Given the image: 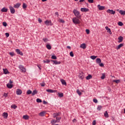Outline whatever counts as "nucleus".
Here are the masks:
<instances>
[{
	"label": "nucleus",
	"instance_id": "obj_1",
	"mask_svg": "<svg viewBox=\"0 0 125 125\" xmlns=\"http://www.w3.org/2000/svg\"><path fill=\"white\" fill-rule=\"evenodd\" d=\"M73 13H74L76 18H78V19H81V18H82V15H81V13L80 12H79V11L74 9L73 11Z\"/></svg>",
	"mask_w": 125,
	"mask_h": 125
},
{
	"label": "nucleus",
	"instance_id": "obj_2",
	"mask_svg": "<svg viewBox=\"0 0 125 125\" xmlns=\"http://www.w3.org/2000/svg\"><path fill=\"white\" fill-rule=\"evenodd\" d=\"M72 22L75 24H81V21L79 20V18L76 17H74L72 19Z\"/></svg>",
	"mask_w": 125,
	"mask_h": 125
},
{
	"label": "nucleus",
	"instance_id": "obj_3",
	"mask_svg": "<svg viewBox=\"0 0 125 125\" xmlns=\"http://www.w3.org/2000/svg\"><path fill=\"white\" fill-rule=\"evenodd\" d=\"M19 68L21 71V73H26V68L24 67V66L22 65H20L19 66Z\"/></svg>",
	"mask_w": 125,
	"mask_h": 125
},
{
	"label": "nucleus",
	"instance_id": "obj_4",
	"mask_svg": "<svg viewBox=\"0 0 125 125\" xmlns=\"http://www.w3.org/2000/svg\"><path fill=\"white\" fill-rule=\"evenodd\" d=\"M107 13H110V14H112V15H115V13H116V11L113 10H110V9H108L106 11Z\"/></svg>",
	"mask_w": 125,
	"mask_h": 125
},
{
	"label": "nucleus",
	"instance_id": "obj_5",
	"mask_svg": "<svg viewBox=\"0 0 125 125\" xmlns=\"http://www.w3.org/2000/svg\"><path fill=\"white\" fill-rule=\"evenodd\" d=\"M78 77L81 80H83L84 79V73L83 72L79 73Z\"/></svg>",
	"mask_w": 125,
	"mask_h": 125
},
{
	"label": "nucleus",
	"instance_id": "obj_6",
	"mask_svg": "<svg viewBox=\"0 0 125 125\" xmlns=\"http://www.w3.org/2000/svg\"><path fill=\"white\" fill-rule=\"evenodd\" d=\"M9 9L12 14H14V13H15V9H14V8H13V7H12V6H10Z\"/></svg>",
	"mask_w": 125,
	"mask_h": 125
},
{
	"label": "nucleus",
	"instance_id": "obj_7",
	"mask_svg": "<svg viewBox=\"0 0 125 125\" xmlns=\"http://www.w3.org/2000/svg\"><path fill=\"white\" fill-rule=\"evenodd\" d=\"M16 52H17V54H19V55H21V56H23V53L22 52V51H20V49H16Z\"/></svg>",
	"mask_w": 125,
	"mask_h": 125
},
{
	"label": "nucleus",
	"instance_id": "obj_8",
	"mask_svg": "<svg viewBox=\"0 0 125 125\" xmlns=\"http://www.w3.org/2000/svg\"><path fill=\"white\" fill-rule=\"evenodd\" d=\"M46 91H47V92H49L50 93H53V92L54 93L57 92V90H52L50 89H46Z\"/></svg>",
	"mask_w": 125,
	"mask_h": 125
},
{
	"label": "nucleus",
	"instance_id": "obj_9",
	"mask_svg": "<svg viewBox=\"0 0 125 125\" xmlns=\"http://www.w3.org/2000/svg\"><path fill=\"white\" fill-rule=\"evenodd\" d=\"M97 7L99 10H105V6H101L100 4L97 5Z\"/></svg>",
	"mask_w": 125,
	"mask_h": 125
},
{
	"label": "nucleus",
	"instance_id": "obj_10",
	"mask_svg": "<svg viewBox=\"0 0 125 125\" xmlns=\"http://www.w3.org/2000/svg\"><path fill=\"white\" fill-rule=\"evenodd\" d=\"M81 11L82 12H87V11H89V9L86 8H81Z\"/></svg>",
	"mask_w": 125,
	"mask_h": 125
},
{
	"label": "nucleus",
	"instance_id": "obj_11",
	"mask_svg": "<svg viewBox=\"0 0 125 125\" xmlns=\"http://www.w3.org/2000/svg\"><path fill=\"white\" fill-rule=\"evenodd\" d=\"M16 93L17 95H21V94H22V90L20 89H17L16 90Z\"/></svg>",
	"mask_w": 125,
	"mask_h": 125
},
{
	"label": "nucleus",
	"instance_id": "obj_12",
	"mask_svg": "<svg viewBox=\"0 0 125 125\" xmlns=\"http://www.w3.org/2000/svg\"><path fill=\"white\" fill-rule=\"evenodd\" d=\"M51 62H53L55 65H59V64H61V62H57V61L51 60Z\"/></svg>",
	"mask_w": 125,
	"mask_h": 125
},
{
	"label": "nucleus",
	"instance_id": "obj_13",
	"mask_svg": "<svg viewBox=\"0 0 125 125\" xmlns=\"http://www.w3.org/2000/svg\"><path fill=\"white\" fill-rule=\"evenodd\" d=\"M60 112H56V113H54L53 114V118H57V117H58L60 115Z\"/></svg>",
	"mask_w": 125,
	"mask_h": 125
},
{
	"label": "nucleus",
	"instance_id": "obj_14",
	"mask_svg": "<svg viewBox=\"0 0 125 125\" xmlns=\"http://www.w3.org/2000/svg\"><path fill=\"white\" fill-rule=\"evenodd\" d=\"M118 42L120 43L122 42H123V41H124V37H123V36H120L118 38Z\"/></svg>",
	"mask_w": 125,
	"mask_h": 125
},
{
	"label": "nucleus",
	"instance_id": "obj_15",
	"mask_svg": "<svg viewBox=\"0 0 125 125\" xmlns=\"http://www.w3.org/2000/svg\"><path fill=\"white\" fill-rule=\"evenodd\" d=\"M44 24H45L46 26H49V24H51V21L46 20L44 21Z\"/></svg>",
	"mask_w": 125,
	"mask_h": 125
},
{
	"label": "nucleus",
	"instance_id": "obj_16",
	"mask_svg": "<svg viewBox=\"0 0 125 125\" xmlns=\"http://www.w3.org/2000/svg\"><path fill=\"white\" fill-rule=\"evenodd\" d=\"M2 117H3L4 119H7V117H8V114L6 112H4L2 114Z\"/></svg>",
	"mask_w": 125,
	"mask_h": 125
},
{
	"label": "nucleus",
	"instance_id": "obj_17",
	"mask_svg": "<svg viewBox=\"0 0 125 125\" xmlns=\"http://www.w3.org/2000/svg\"><path fill=\"white\" fill-rule=\"evenodd\" d=\"M21 5V3H17L16 4L14 5V7L15 8H19V7H20Z\"/></svg>",
	"mask_w": 125,
	"mask_h": 125
},
{
	"label": "nucleus",
	"instance_id": "obj_18",
	"mask_svg": "<svg viewBox=\"0 0 125 125\" xmlns=\"http://www.w3.org/2000/svg\"><path fill=\"white\" fill-rule=\"evenodd\" d=\"M80 47L83 49H85L86 48V45L85 43H83L80 45Z\"/></svg>",
	"mask_w": 125,
	"mask_h": 125
},
{
	"label": "nucleus",
	"instance_id": "obj_19",
	"mask_svg": "<svg viewBox=\"0 0 125 125\" xmlns=\"http://www.w3.org/2000/svg\"><path fill=\"white\" fill-rule=\"evenodd\" d=\"M3 71L5 75H7V74H9V71H8V70H7V69L6 68L5 69L3 68Z\"/></svg>",
	"mask_w": 125,
	"mask_h": 125
},
{
	"label": "nucleus",
	"instance_id": "obj_20",
	"mask_svg": "<svg viewBox=\"0 0 125 125\" xmlns=\"http://www.w3.org/2000/svg\"><path fill=\"white\" fill-rule=\"evenodd\" d=\"M105 29L107 31V33H109L110 35H112V32H111V29L109 28L108 26H106Z\"/></svg>",
	"mask_w": 125,
	"mask_h": 125
},
{
	"label": "nucleus",
	"instance_id": "obj_21",
	"mask_svg": "<svg viewBox=\"0 0 125 125\" xmlns=\"http://www.w3.org/2000/svg\"><path fill=\"white\" fill-rule=\"evenodd\" d=\"M39 115L41 117H44V115H45V111H42L39 114Z\"/></svg>",
	"mask_w": 125,
	"mask_h": 125
},
{
	"label": "nucleus",
	"instance_id": "obj_22",
	"mask_svg": "<svg viewBox=\"0 0 125 125\" xmlns=\"http://www.w3.org/2000/svg\"><path fill=\"white\" fill-rule=\"evenodd\" d=\"M61 82L63 85H67V83H66V81L64 80L63 79L61 80Z\"/></svg>",
	"mask_w": 125,
	"mask_h": 125
},
{
	"label": "nucleus",
	"instance_id": "obj_23",
	"mask_svg": "<svg viewBox=\"0 0 125 125\" xmlns=\"http://www.w3.org/2000/svg\"><path fill=\"white\" fill-rule=\"evenodd\" d=\"M122 46H124V43H121L119 45H118L116 47V49H117V50H118V49H120V48H121V47H122Z\"/></svg>",
	"mask_w": 125,
	"mask_h": 125
},
{
	"label": "nucleus",
	"instance_id": "obj_24",
	"mask_svg": "<svg viewBox=\"0 0 125 125\" xmlns=\"http://www.w3.org/2000/svg\"><path fill=\"white\" fill-rule=\"evenodd\" d=\"M96 63H97V64H100V63H101V59L100 58L96 59Z\"/></svg>",
	"mask_w": 125,
	"mask_h": 125
},
{
	"label": "nucleus",
	"instance_id": "obj_25",
	"mask_svg": "<svg viewBox=\"0 0 125 125\" xmlns=\"http://www.w3.org/2000/svg\"><path fill=\"white\" fill-rule=\"evenodd\" d=\"M8 10V9H7V8H6L5 7H3V8H2L1 9V12H6Z\"/></svg>",
	"mask_w": 125,
	"mask_h": 125
},
{
	"label": "nucleus",
	"instance_id": "obj_26",
	"mask_svg": "<svg viewBox=\"0 0 125 125\" xmlns=\"http://www.w3.org/2000/svg\"><path fill=\"white\" fill-rule=\"evenodd\" d=\"M38 94V90H33V92L32 93V96H34V95H36V94Z\"/></svg>",
	"mask_w": 125,
	"mask_h": 125
},
{
	"label": "nucleus",
	"instance_id": "obj_27",
	"mask_svg": "<svg viewBox=\"0 0 125 125\" xmlns=\"http://www.w3.org/2000/svg\"><path fill=\"white\" fill-rule=\"evenodd\" d=\"M29 116L25 115H23L22 117V119H24V120H29Z\"/></svg>",
	"mask_w": 125,
	"mask_h": 125
},
{
	"label": "nucleus",
	"instance_id": "obj_28",
	"mask_svg": "<svg viewBox=\"0 0 125 125\" xmlns=\"http://www.w3.org/2000/svg\"><path fill=\"white\" fill-rule=\"evenodd\" d=\"M13 87V85L10 84V83H7V87H8V88H12V87Z\"/></svg>",
	"mask_w": 125,
	"mask_h": 125
},
{
	"label": "nucleus",
	"instance_id": "obj_29",
	"mask_svg": "<svg viewBox=\"0 0 125 125\" xmlns=\"http://www.w3.org/2000/svg\"><path fill=\"white\" fill-rule=\"evenodd\" d=\"M92 78V76L90 74H88V76L86 77V80H90Z\"/></svg>",
	"mask_w": 125,
	"mask_h": 125
},
{
	"label": "nucleus",
	"instance_id": "obj_30",
	"mask_svg": "<svg viewBox=\"0 0 125 125\" xmlns=\"http://www.w3.org/2000/svg\"><path fill=\"white\" fill-rule=\"evenodd\" d=\"M58 97H60V98H61L64 96V94L63 93H58Z\"/></svg>",
	"mask_w": 125,
	"mask_h": 125
},
{
	"label": "nucleus",
	"instance_id": "obj_31",
	"mask_svg": "<svg viewBox=\"0 0 125 125\" xmlns=\"http://www.w3.org/2000/svg\"><path fill=\"white\" fill-rule=\"evenodd\" d=\"M43 63H46V64H49L50 63V61L48 59H46V60L43 61Z\"/></svg>",
	"mask_w": 125,
	"mask_h": 125
},
{
	"label": "nucleus",
	"instance_id": "obj_32",
	"mask_svg": "<svg viewBox=\"0 0 125 125\" xmlns=\"http://www.w3.org/2000/svg\"><path fill=\"white\" fill-rule=\"evenodd\" d=\"M104 116L105 118H109V114H108V112H107V111H105Z\"/></svg>",
	"mask_w": 125,
	"mask_h": 125
},
{
	"label": "nucleus",
	"instance_id": "obj_33",
	"mask_svg": "<svg viewBox=\"0 0 125 125\" xmlns=\"http://www.w3.org/2000/svg\"><path fill=\"white\" fill-rule=\"evenodd\" d=\"M119 13H120L121 15H125V11H123L122 10H120L119 11Z\"/></svg>",
	"mask_w": 125,
	"mask_h": 125
},
{
	"label": "nucleus",
	"instance_id": "obj_34",
	"mask_svg": "<svg viewBox=\"0 0 125 125\" xmlns=\"http://www.w3.org/2000/svg\"><path fill=\"white\" fill-rule=\"evenodd\" d=\"M56 123H57V122H56V120H54V119L52 120L51 121V124L52 125H54L55 124H56Z\"/></svg>",
	"mask_w": 125,
	"mask_h": 125
},
{
	"label": "nucleus",
	"instance_id": "obj_35",
	"mask_svg": "<svg viewBox=\"0 0 125 125\" xmlns=\"http://www.w3.org/2000/svg\"><path fill=\"white\" fill-rule=\"evenodd\" d=\"M26 94L29 95L30 94H32V91L30 89L28 90L26 92Z\"/></svg>",
	"mask_w": 125,
	"mask_h": 125
},
{
	"label": "nucleus",
	"instance_id": "obj_36",
	"mask_svg": "<svg viewBox=\"0 0 125 125\" xmlns=\"http://www.w3.org/2000/svg\"><path fill=\"white\" fill-rule=\"evenodd\" d=\"M56 122L57 123H59L60 122V120H61V117H56Z\"/></svg>",
	"mask_w": 125,
	"mask_h": 125
},
{
	"label": "nucleus",
	"instance_id": "obj_37",
	"mask_svg": "<svg viewBox=\"0 0 125 125\" xmlns=\"http://www.w3.org/2000/svg\"><path fill=\"white\" fill-rule=\"evenodd\" d=\"M91 59H92L93 60H94L97 58V56H90Z\"/></svg>",
	"mask_w": 125,
	"mask_h": 125
},
{
	"label": "nucleus",
	"instance_id": "obj_38",
	"mask_svg": "<svg viewBox=\"0 0 125 125\" xmlns=\"http://www.w3.org/2000/svg\"><path fill=\"white\" fill-rule=\"evenodd\" d=\"M46 48H47V49H49V50H50V49H51V46L50 45V44H47L46 45Z\"/></svg>",
	"mask_w": 125,
	"mask_h": 125
},
{
	"label": "nucleus",
	"instance_id": "obj_39",
	"mask_svg": "<svg viewBox=\"0 0 125 125\" xmlns=\"http://www.w3.org/2000/svg\"><path fill=\"white\" fill-rule=\"evenodd\" d=\"M36 102H37V103H42V100H41L40 99H39V98L37 99Z\"/></svg>",
	"mask_w": 125,
	"mask_h": 125
},
{
	"label": "nucleus",
	"instance_id": "obj_40",
	"mask_svg": "<svg viewBox=\"0 0 125 125\" xmlns=\"http://www.w3.org/2000/svg\"><path fill=\"white\" fill-rule=\"evenodd\" d=\"M97 109L98 111H101V109H102V106L98 105Z\"/></svg>",
	"mask_w": 125,
	"mask_h": 125
},
{
	"label": "nucleus",
	"instance_id": "obj_41",
	"mask_svg": "<svg viewBox=\"0 0 125 125\" xmlns=\"http://www.w3.org/2000/svg\"><path fill=\"white\" fill-rule=\"evenodd\" d=\"M22 8H23V9H26V8H27V5H26L25 3H23Z\"/></svg>",
	"mask_w": 125,
	"mask_h": 125
},
{
	"label": "nucleus",
	"instance_id": "obj_42",
	"mask_svg": "<svg viewBox=\"0 0 125 125\" xmlns=\"http://www.w3.org/2000/svg\"><path fill=\"white\" fill-rule=\"evenodd\" d=\"M76 92L79 95H82V92L80 91V90L77 89Z\"/></svg>",
	"mask_w": 125,
	"mask_h": 125
},
{
	"label": "nucleus",
	"instance_id": "obj_43",
	"mask_svg": "<svg viewBox=\"0 0 125 125\" xmlns=\"http://www.w3.org/2000/svg\"><path fill=\"white\" fill-rule=\"evenodd\" d=\"M11 108H13V109H16V108H17V106L15 104L12 105L11 106Z\"/></svg>",
	"mask_w": 125,
	"mask_h": 125
},
{
	"label": "nucleus",
	"instance_id": "obj_44",
	"mask_svg": "<svg viewBox=\"0 0 125 125\" xmlns=\"http://www.w3.org/2000/svg\"><path fill=\"white\" fill-rule=\"evenodd\" d=\"M113 83H120V80H113Z\"/></svg>",
	"mask_w": 125,
	"mask_h": 125
},
{
	"label": "nucleus",
	"instance_id": "obj_45",
	"mask_svg": "<svg viewBox=\"0 0 125 125\" xmlns=\"http://www.w3.org/2000/svg\"><path fill=\"white\" fill-rule=\"evenodd\" d=\"M69 55L70 56H71V57H74V53L73 52V51H71L69 53Z\"/></svg>",
	"mask_w": 125,
	"mask_h": 125
},
{
	"label": "nucleus",
	"instance_id": "obj_46",
	"mask_svg": "<svg viewBox=\"0 0 125 125\" xmlns=\"http://www.w3.org/2000/svg\"><path fill=\"white\" fill-rule=\"evenodd\" d=\"M51 59L56 60V59H57V57H56V56H55V55H53L51 57Z\"/></svg>",
	"mask_w": 125,
	"mask_h": 125
},
{
	"label": "nucleus",
	"instance_id": "obj_47",
	"mask_svg": "<svg viewBox=\"0 0 125 125\" xmlns=\"http://www.w3.org/2000/svg\"><path fill=\"white\" fill-rule=\"evenodd\" d=\"M101 79H102V80H104L105 79V74L104 73L102 74Z\"/></svg>",
	"mask_w": 125,
	"mask_h": 125
},
{
	"label": "nucleus",
	"instance_id": "obj_48",
	"mask_svg": "<svg viewBox=\"0 0 125 125\" xmlns=\"http://www.w3.org/2000/svg\"><path fill=\"white\" fill-rule=\"evenodd\" d=\"M9 54L12 57L13 56H14L15 55V54H14V52H10L9 53Z\"/></svg>",
	"mask_w": 125,
	"mask_h": 125
},
{
	"label": "nucleus",
	"instance_id": "obj_49",
	"mask_svg": "<svg viewBox=\"0 0 125 125\" xmlns=\"http://www.w3.org/2000/svg\"><path fill=\"white\" fill-rule=\"evenodd\" d=\"M3 96L4 97H5V98H6V97H7L8 96V94L6 93H4L3 94Z\"/></svg>",
	"mask_w": 125,
	"mask_h": 125
},
{
	"label": "nucleus",
	"instance_id": "obj_50",
	"mask_svg": "<svg viewBox=\"0 0 125 125\" xmlns=\"http://www.w3.org/2000/svg\"><path fill=\"white\" fill-rule=\"evenodd\" d=\"M2 25L3 26H4V27H6V26H7V23H6V22H3Z\"/></svg>",
	"mask_w": 125,
	"mask_h": 125
},
{
	"label": "nucleus",
	"instance_id": "obj_51",
	"mask_svg": "<svg viewBox=\"0 0 125 125\" xmlns=\"http://www.w3.org/2000/svg\"><path fill=\"white\" fill-rule=\"evenodd\" d=\"M43 41L45 42H48V39H47V38H44L43 39Z\"/></svg>",
	"mask_w": 125,
	"mask_h": 125
},
{
	"label": "nucleus",
	"instance_id": "obj_52",
	"mask_svg": "<svg viewBox=\"0 0 125 125\" xmlns=\"http://www.w3.org/2000/svg\"><path fill=\"white\" fill-rule=\"evenodd\" d=\"M118 25L119 26H123L124 25V23H123L122 21H119Z\"/></svg>",
	"mask_w": 125,
	"mask_h": 125
},
{
	"label": "nucleus",
	"instance_id": "obj_53",
	"mask_svg": "<svg viewBox=\"0 0 125 125\" xmlns=\"http://www.w3.org/2000/svg\"><path fill=\"white\" fill-rule=\"evenodd\" d=\"M60 22L61 23H65V21L63 20L62 19H60Z\"/></svg>",
	"mask_w": 125,
	"mask_h": 125
},
{
	"label": "nucleus",
	"instance_id": "obj_54",
	"mask_svg": "<svg viewBox=\"0 0 125 125\" xmlns=\"http://www.w3.org/2000/svg\"><path fill=\"white\" fill-rule=\"evenodd\" d=\"M93 101L94 102V103H97L98 102V101L96 99H94Z\"/></svg>",
	"mask_w": 125,
	"mask_h": 125
},
{
	"label": "nucleus",
	"instance_id": "obj_55",
	"mask_svg": "<svg viewBox=\"0 0 125 125\" xmlns=\"http://www.w3.org/2000/svg\"><path fill=\"white\" fill-rule=\"evenodd\" d=\"M99 65L100 66V67H104V64H103V63H99Z\"/></svg>",
	"mask_w": 125,
	"mask_h": 125
},
{
	"label": "nucleus",
	"instance_id": "obj_56",
	"mask_svg": "<svg viewBox=\"0 0 125 125\" xmlns=\"http://www.w3.org/2000/svg\"><path fill=\"white\" fill-rule=\"evenodd\" d=\"M41 86H45V83H44V82L41 83Z\"/></svg>",
	"mask_w": 125,
	"mask_h": 125
},
{
	"label": "nucleus",
	"instance_id": "obj_57",
	"mask_svg": "<svg viewBox=\"0 0 125 125\" xmlns=\"http://www.w3.org/2000/svg\"><path fill=\"white\" fill-rule=\"evenodd\" d=\"M5 35L6 38H8V37H9V33H6L5 34Z\"/></svg>",
	"mask_w": 125,
	"mask_h": 125
},
{
	"label": "nucleus",
	"instance_id": "obj_58",
	"mask_svg": "<svg viewBox=\"0 0 125 125\" xmlns=\"http://www.w3.org/2000/svg\"><path fill=\"white\" fill-rule=\"evenodd\" d=\"M88 1L89 3H93V0H88Z\"/></svg>",
	"mask_w": 125,
	"mask_h": 125
},
{
	"label": "nucleus",
	"instance_id": "obj_59",
	"mask_svg": "<svg viewBox=\"0 0 125 125\" xmlns=\"http://www.w3.org/2000/svg\"><path fill=\"white\" fill-rule=\"evenodd\" d=\"M86 34H87V35H88V34H89V29H86L85 30Z\"/></svg>",
	"mask_w": 125,
	"mask_h": 125
},
{
	"label": "nucleus",
	"instance_id": "obj_60",
	"mask_svg": "<svg viewBox=\"0 0 125 125\" xmlns=\"http://www.w3.org/2000/svg\"><path fill=\"white\" fill-rule=\"evenodd\" d=\"M55 14L56 16H57V17H59V14L58 13V12H56Z\"/></svg>",
	"mask_w": 125,
	"mask_h": 125
},
{
	"label": "nucleus",
	"instance_id": "obj_61",
	"mask_svg": "<svg viewBox=\"0 0 125 125\" xmlns=\"http://www.w3.org/2000/svg\"><path fill=\"white\" fill-rule=\"evenodd\" d=\"M92 125H96V121L95 120H94V121H93Z\"/></svg>",
	"mask_w": 125,
	"mask_h": 125
},
{
	"label": "nucleus",
	"instance_id": "obj_62",
	"mask_svg": "<svg viewBox=\"0 0 125 125\" xmlns=\"http://www.w3.org/2000/svg\"><path fill=\"white\" fill-rule=\"evenodd\" d=\"M38 21H39V23H42V19L39 18L38 19Z\"/></svg>",
	"mask_w": 125,
	"mask_h": 125
},
{
	"label": "nucleus",
	"instance_id": "obj_63",
	"mask_svg": "<svg viewBox=\"0 0 125 125\" xmlns=\"http://www.w3.org/2000/svg\"><path fill=\"white\" fill-rule=\"evenodd\" d=\"M76 122H77V119H74L72 120L73 123H76Z\"/></svg>",
	"mask_w": 125,
	"mask_h": 125
},
{
	"label": "nucleus",
	"instance_id": "obj_64",
	"mask_svg": "<svg viewBox=\"0 0 125 125\" xmlns=\"http://www.w3.org/2000/svg\"><path fill=\"white\" fill-rule=\"evenodd\" d=\"M43 104H47V102L45 101H43Z\"/></svg>",
	"mask_w": 125,
	"mask_h": 125
}]
</instances>
